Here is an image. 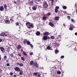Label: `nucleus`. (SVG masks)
I'll return each mask as SVG.
<instances>
[{
	"mask_svg": "<svg viewBox=\"0 0 77 77\" xmlns=\"http://www.w3.org/2000/svg\"><path fill=\"white\" fill-rule=\"evenodd\" d=\"M44 6V8L45 9H47L48 8V3L47 2L45 1H44L43 2Z\"/></svg>",
	"mask_w": 77,
	"mask_h": 77,
	"instance_id": "1",
	"label": "nucleus"
},
{
	"mask_svg": "<svg viewBox=\"0 0 77 77\" xmlns=\"http://www.w3.org/2000/svg\"><path fill=\"white\" fill-rule=\"evenodd\" d=\"M14 69L16 71H17V72H20V69L18 67H15L14 68Z\"/></svg>",
	"mask_w": 77,
	"mask_h": 77,
	"instance_id": "2",
	"label": "nucleus"
},
{
	"mask_svg": "<svg viewBox=\"0 0 77 77\" xmlns=\"http://www.w3.org/2000/svg\"><path fill=\"white\" fill-rule=\"evenodd\" d=\"M37 6H38V5H34L33 7H32V10H33V11H35V10H36V9H37Z\"/></svg>",
	"mask_w": 77,
	"mask_h": 77,
	"instance_id": "3",
	"label": "nucleus"
},
{
	"mask_svg": "<svg viewBox=\"0 0 77 77\" xmlns=\"http://www.w3.org/2000/svg\"><path fill=\"white\" fill-rule=\"evenodd\" d=\"M0 49L1 51L2 52H5V49L3 47H0Z\"/></svg>",
	"mask_w": 77,
	"mask_h": 77,
	"instance_id": "4",
	"label": "nucleus"
},
{
	"mask_svg": "<svg viewBox=\"0 0 77 77\" xmlns=\"http://www.w3.org/2000/svg\"><path fill=\"white\" fill-rule=\"evenodd\" d=\"M16 48L18 49V50H20V48H21V46L20 45H17Z\"/></svg>",
	"mask_w": 77,
	"mask_h": 77,
	"instance_id": "5",
	"label": "nucleus"
},
{
	"mask_svg": "<svg viewBox=\"0 0 77 77\" xmlns=\"http://www.w3.org/2000/svg\"><path fill=\"white\" fill-rule=\"evenodd\" d=\"M17 65H19L20 66H23V64L22 63H19V62H17Z\"/></svg>",
	"mask_w": 77,
	"mask_h": 77,
	"instance_id": "6",
	"label": "nucleus"
},
{
	"mask_svg": "<svg viewBox=\"0 0 77 77\" xmlns=\"http://www.w3.org/2000/svg\"><path fill=\"white\" fill-rule=\"evenodd\" d=\"M42 39L45 41H47V36H45L42 37Z\"/></svg>",
	"mask_w": 77,
	"mask_h": 77,
	"instance_id": "7",
	"label": "nucleus"
},
{
	"mask_svg": "<svg viewBox=\"0 0 77 77\" xmlns=\"http://www.w3.org/2000/svg\"><path fill=\"white\" fill-rule=\"evenodd\" d=\"M33 66H35L36 68H38V65L36 63H34V64H33Z\"/></svg>",
	"mask_w": 77,
	"mask_h": 77,
	"instance_id": "8",
	"label": "nucleus"
},
{
	"mask_svg": "<svg viewBox=\"0 0 77 77\" xmlns=\"http://www.w3.org/2000/svg\"><path fill=\"white\" fill-rule=\"evenodd\" d=\"M49 24L52 27H54V24H53V23L51 22H49Z\"/></svg>",
	"mask_w": 77,
	"mask_h": 77,
	"instance_id": "9",
	"label": "nucleus"
},
{
	"mask_svg": "<svg viewBox=\"0 0 77 77\" xmlns=\"http://www.w3.org/2000/svg\"><path fill=\"white\" fill-rule=\"evenodd\" d=\"M4 10V7L3 6L0 7V11H3Z\"/></svg>",
	"mask_w": 77,
	"mask_h": 77,
	"instance_id": "10",
	"label": "nucleus"
},
{
	"mask_svg": "<svg viewBox=\"0 0 77 77\" xmlns=\"http://www.w3.org/2000/svg\"><path fill=\"white\" fill-rule=\"evenodd\" d=\"M28 41H27V39H24L23 40V44H26Z\"/></svg>",
	"mask_w": 77,
	"mask_h": 77,
	"instance_id": "11",
	"label": "nucleus"
},
{
	"mask_svg": "<svg viewBox=\"0 0 77 77\" xmlns=\"http://www.w3.org/2000/svg\"><path fill=\"white\" fill-rule=\"evenodd\" d=\"M49 32H46L43 33V35H48Z\"/></svg>",
	"mask_w": 77,
	"mask_h": 77,
	"instance_id": "12",
	"label": "nucleus"
},
{
	"mask_svg": "<svg viewBox=\"0 0 77 77\" xmlns=\"http://www.w3.org/2000/svg\"><path fill=\"white\" fill-rule=\"evenodd\" d=\"M59 19V17L58 16L55 17V20L56 21H58Z\"/></svg>",
	"mask_w": 77,
	"mask_h": 77,
	"instance_id": "13",
	"label": "nucleus"
},
{
	"mask_svg": "<svg viewBox=\"0 0 77 77\" xmlns=\"http://www.w3.org/2000/svg\"><path fill=\"white\" fill-rule=\"evenodd\" d=\"M20 73H19V74L20 75H23V71L22 70H21L20 69Z\"/></svg>",
	"mask_w": 77,
	"mask_h": 77,
	"instance_id": "14",
	"label": "nucleus"
},
{
	"mask_svg": "<svg viewBox=\"0 0 77 77\" xmlns=\"http://www.w3.org/2000/svg\"><path fill=\"white\" fill-rule=\"evenodd\" d=\"M23 54H24L25 56H26V57H27V54H26V53L25 52L23 51Z\"/></svg>",
	"mask_w": 77,
	"mask_h": 77,
	"instance_id": "15",
	"label": "nucleus"
},
{
	"mask_svg": "<svg viewBox=\"0 0 77 77\" xmlns=\"http://www.w3.org/2000/svg\"><path fill=\"white\" fill-rule=\"evenodd\" d=\"M33 4H34L33 3V1H32L30 2V5L31 6H33Z\"/></svg>",
	"mask_w": 77,
	"mask_h": 77,
	"instance_id": "16",
	"label": "nucleus"
},
{
	"mask_svg": "<svg viewBox=\"0 0 77 77\" xmlns=\"http://www.w3.org/2000/svg\"><path fill=\"white\" fill-rule=\"evenodd\" d=\"M34 63V62H33V61H31L29 63V64H30V65H33V63Z\"/></svg>",
	"mask_w": 77,
	"mask_h": 77,
	"instance_id": "17",
	"label": "nucleus"
},
{
	"mask_svg": "<svg viewBox=\"0 0 77 77\" xmlns=\"http://www.w3.org/2000/svg\"><path fill=\"white\" fill-rule=\"evenodd\" d=\"M4 8L5 9V10H7V5H6L5 4L4 5Z\"/></svg>",
	"mask_w": 77,
	"mask_h": 77,
	"instance_id": "18",
	"label": "nucleus"
},
{
	"mask_svg": "<svg viewBox=\"0 0 77 77\" xmlns=\"http://www.w3.org/2000/svg\"><path fill=\"white\" fill-rule=\"evenodd\" d=\"M42 20L44 21L46 20V16H44L43 17Z\"/></svg>",
	"mask_w": 77,
	"mask_h": 77,
	"instance_id": "19",
	"label": "nucleus"
},
{
	"mask_svg": "<svg viewBox=\"0 0 77 77\" xmlns=\"http://www.w3.org/2000/svg\"><path fill=\"white\" fill-rule=\"evenodd\" d=\"M40 35V32L39 31H38L36 32V35H37V36H39Z\"/></svg>",
	"mask_w": 77,
	"mask_h": 77,
	"instance_id": "20",
	"label": "nucleus"
},
{
	"mask_svg": "<svg viewBox=\"0 0 77 77\" xmlns=\"http://www.w3.org/2000/svg\"><path fill=\"white\" fill-rule=\"evenodd\" d=\"M38 74V73L37 72L34 73L33 75H35V76H37Z\"/></svg>",
	"mask_w": 77,
	"mask_h": 77,
	"instance_id": "21",
	"label": "nucleus"
},
{
	"mask_svg": "<svg viewBox=\"0 0 77 77\" xmlns=\"http://www.w3.org/2000/svg\"><path fill=\"white\" fill-rule=\"evenodd\" d=\"M10 56L11 57H14V54L12 53H11Z\"/></svg>",
	"mask_w": 77,
	"mask_h": 77,
	"instance_id": "22",
	"label": "nucleus"
},
{
	"mask_svg": "<svg viewBox=\"0 0 77 77\" xmlns=\"http://www.w3.org/2000/svg\"><path fill=\"white\" fill-rule=\"evenodd\" d=\"M5 23H8V24L9 23H10V21H9V20H6L5 21Z\"/></svg>",
	"mask_w": 77,
	"mask_h": 77,
	"instance_id": "23",
	"label": "nucleus"
},
{
	"mask_svg": "<svg viewBox=\"0 0 77 77\" xmlns=\"http://www.w3.org/2000/svg\"><path fill=\"white\" fill-rule=\"evenodd\" d=\"M26 43H27V45H30V42L29 41H27V42H26Z\"/></svg>",
	"mask_w": 77,
	"mask_h": 77,
	"instance_id": "24",
	"label": "nucleus"
},
{
	"mask_svg": "<svg viewBox=\"0 0 77 77\" xmlns=\"http://www.w3.org/2000/svg\"><path fill=\"white\" fill-rule=\"evenodd\" d=\"M50 15H51V13L48 12L46 14V15H47V16H50Z\"/></svg>",
	"mask_w": 77,
	"mask_h": 77,
	"instance_id": "25",
	"label": "nucleus"
},
{
	"mask_svg": "<svg viewBox=\"0 0 77 77\" xmlns=\"http://www.w3.org/2000/svg\"><path fill=\"white\" fill-rule=\"evenodd\" d=\"M29 26H30V27H33V24L32 23H29Z\"/></svg>",
	"mask_w": 77,
	"mask_h": 77,
	"instance_id": "26",
	"label": "nucleus"
},
{
	"mask_svg": "<svg viewBox=\"0 0 77 77\" xmlns=\"http://www.w3.org/2000/svg\"><path fill=\"white\" fill-rule=\"evenodd\" d=\"M55 13H57L58 12V10L57 9H55Z\"/></svg>",
	"mask_w": 77,
	"mask_h": 77,
	"instance_id": "27",
	"label": "nucleus"
},
{
	"mask_svg": "<svg viewBox=\"0 0 77 77\" xmlns=\"http://www.w3.org/2000/svg\"><path fill=\"white\" fill-rule=\"evenodd\" d=\"M21 59L23 61H24V60H25V59H24V58L23 57H21Z\"/></svg>",
	"mask_w": 77,
	"mask_h": 77,
	"instance_id": "28",
	"label": "nucleus"
},
{
	"mask_svg": "<svg viewBox=\"0 0 77 77\" xmlns=\"http://www.w3.org/2000/svg\"><path fill=\"white\" fill-rule=\"evenodd\" d=\"M51 38L52 39H54V36H52L51 37Z\"/></svg>",
	"mask_w": 77,
	"mask_h": 77,
	"instance_id": "29",
	"label": "nucleus"
},
{
	"mask_svg": "<svg viewBox=\"0 0 77 77\" xmlns=\"http://www.w3.org/2000/svg\"><path fill=\"white\" fill-rule=\"evenodd\" d=\"M4 59L5 60H6V59H7V56H4Z\"/></svg>",
	"mask_w": 77,
	"mask_h": 77,
	"instance_id": "30",
	"label": "nucleus"
},
{
	"mask_svg": "<svg viewBox=\"0 0 77 77\" xmlns=\"http://www.w3.org/2000/svg\"><path fill=\"white\" fill-rule=\"evenodd\" d=\"M57 74H61V72L60 71H58L57 72Z\"/></svg>",
	"mask_w": 77,
	"mask_h": 77,
	"instance_id": "31",
	"label": "nucleus"
},
{
	"mask_svg": "<svg viewBox=\"0 0 77 77\" xmlns=\"http://www.w3.org/2000/svg\"><path fill=\"white\" fill-rule=\"evenodd\" d=\"M15 24L16 26H18L19 25V23L18 22H17L15 23Z\"/></svg>",
	"mask_w": 77,
	"mask_h": 77,
	"instance_id": "32",
	"label": "nucleus"
},
{
	"mask_svg": "<svg viewBox=\"0 0 77 77\" xmlns=\"http://www.w3.org/2000/svg\"><path fill=\"white\" fill-rule=\"evenodd\" d=\"M58 52H59V50H56L55 51V52L56 54L57 53H58Z\"/></svg>",
	"mask_w": 77,
	"mask_h": 77,
	"instance_id": "33",
	"label": "nucleus"
},
{
	"mask_svg": "<svg viewBox=\"0 0 77 77\" xmlns=\"http://www.w3.org/2000/svg\"><path fill=\"white\" fill-rule=\"evenodd\" d=\"M63 8L64 9H66V6H63Z\"/></svg>",
	"mask_w": 77,
	"mask_h": 77,
	"instance_id": "34",
	"label": "nucleus"
},
{
	"mask_svg": "<svg viewBox=\"0 0 77 77\" xmlns=\"http://www.w3.org/2000/svg\"><path fill=\"white\" fill-rule=\"evenodd\" d=\"M69 30H73V29H72V27H71V26H70L69 28Z\"/></svg>",
	"mask_w": 77,
	"mask_h": 77,
	"instance_id": "35",
	"label": "nucleus"
},
{
	"mask_svg": "<svg viewBox=\"0 0 77 77\" xmlns=\"http://www.w3.org/2000/svg\"><path fill=\"white\" fill-rule=\"evenodd\" d=\"M59 7L58 6H57L56 7H55V9H57L58 10V9H59Z\"/></svg>",
	"mask_w": 77,
	"mask_h": 77,
	"instance_id": "36",
	"label": "nucleus"
},
{
	"mask_svg": "<svg viewBox=\"0 0 77 77\" xmlns=\"http://www.w3.org/2000/svg\"><path fill=\"white\" fill-rule=\"evenodd\" d=\"M47 49H48V50H50V47L49 46H48L47 47Z\"/></svg>",
	"mask_w": 77,
	"mask_h": 77,
	"instance_id": "37",
	"label": "nucleus"
},
{
	"mask_svg": "<svg viewBox=\"0 0 77 77\" xmlns=\"http://www.w3.org/2000/svg\"><path fill=\"white\" fill-rule=\"evenodd\" d=\"M3 72V70H2V69H0V73H2Z\"/></svg>",
	"mask_w": 77,
	"mask_h": 77,
	"instance_id": "38",
	"label": "nucleus"
},
{
	"mask_svg": "<svg viewBox=\"0 0 77 77\" xmlns=\"http://www.w3.org/2000/svg\"><path fill=\"white\" fill-rule=\"evenodd\" d=\"M27 24H29V26H30V23L27 22V23H26V26H27Z\"/></svg>",
	"mask_w": 77,
	"mask_h": 77,
	"instance_id": "39",
	"label": "nucleus"
},
{
	"mask_svg": "<svg viewBox=\"0 0 77 77\" xmlns=\"http://www.w3.org/2000/svg\"><path fill=\"white\" fill-rule=\"evenodd\" d=\"M60 58L61 59H63V58H64V56L63 55L61 56V57H60Z\"/></svg>",
	"mask_w": 77,
	"mask_h": 77,
	"instance_id": "40",
	"label": "nucleus"
},
{
	"mask_svg": "<svg viewBox=\"0 0 77 77\" xmlns=\"http://www.w3.org/2000/svg\"><path fill=\"white\" fill-rule=\"evenodd\" d=\"M13 73L12 72H11L10 73V75H13Z\"/></svg>",
	"mask_w": 77,
	"mask_h": 77,
	"instance_id": "41",
	"label": "nucleus"
},
{
	"mask_svg": "<svg viewBox=\"0 0 77 77\" xmlns=\"http://www.w3.org/2000/svg\"><path fill=\"white\" fill-rule=\"evenodd\" d=\"M67 18L69 20H70V19H71V17H70V16H68Z\"/></svg>",
	"mask_w": 77,
	"mask_h": 77,
	"instance_id": "42",
	"label": "nucleus"
},
{
	"mask_svg": "<svg viewBox=\"0 0 77 77\" xmlns=\"http://www.w3.org/2000/svg\"><path fill=\"white\" fill-rule=\"evenodd\" d=\"M30 46H31V48H32V47H33V45H32V44H30Z\"/></svg>",
	"mask_w": 77,
	"mask_h": 77,
	"instance_id": "43",
	"label": "nucleus"
},
{
	"mask_svg": "<svg viewBox=\"0 0 77 77\" xmlns=\"http://www.w3.org/2000/svg\"><path fill=\"white\" fill-rule=\"evenodd\" d=\"M7 66H10V64L8 63H7Z\"/></svg>",
	"mask_w": 77,
	"mask_h": 77,
	"instance_id": "44",
	"label": "nucleus"
},
{
	"mask_svg": "<svg viewBox=\"0 0 77 77\" xmlns=\"http://www.w3.org/2000/svg\"><path fill=\"white\" fill-rule=\"evenodd\" d=\"M33 54V52H31L29 53V55H32Z\"/></svg>",
	"mask_w": 77,
	"mask_h": 77,
	"instance_id": "45",
	"label": "nucleus"
},
{
	"mask_svg": "<svg viewBox=\"0 0 77 77\" xmlns=\"http://www.w3.org/2000/svg\"><path fill=\"white\" fill-rule=\"evenodd\" d=\"M18 55L20 57H21V55L20 54H18Z\"/></svg>",
	"mask_w": 77,
	"mask_h": 77,
	"instance_id": "46",
	"label": "nucleus"
},
{
	"mask_svg": "<svg viewBox=\"0 0 77 77\" xmlns=\"http://www.w3.org/2000/svg\"><path fill=\"white\" fill-rule=\"evenodd\" d=\"M71 21H72V22H74V19H72L71 20Z\"/></svg>",
	"mask_w": 77,
	"mask_h": 77,
	"instance_id": "47",
	"label": "nucleus"
},
{
	"mask_svg": "<svg viewBox=\"0 0 77 77\" xmlns=\"http://www.w3.org/2000/svg\"><path fill=\"white\" fill-rule=\"evenodd\" d=\"M3 33H2L0 34V36H3Z\"/></svg>",
	"mask_w": 77,
	"mask_h": 77,
	"instance_id": "48",
	"label": "nucleus"
},
{
	"mask_svg": "<svg viewBox=\"0 0 77 77\" xmlns=\"http://www.w3.org/2000/svg\"><path fill=\"white\" fill-rule=\"evenodd\" d=\"M36 1L38 2H39L41 1V0H36Z\"/></svg>",
	"mask_w": 77,
	"mask_h": 77,
	"instance_id": "49",
	"label": "nucleus"
},
{
	"mask_svg": "<svg viewBox=\"0 0 77 77\" xmlns=\"http://www.w3.org/2000/svg\"><path fill=\"white\" fill-rule=\"evenodd\" d=\"M40 75L38 74V75H37V77H40Z\"/></svg>",
	"mask_w": 77,
	"mask_h": 77,
	"instance_id": "50",
	"label": "nucleus"
},
{
	"mask_svg": "<svg viewBox=\"0 0 77 77\" xmlns=\"http://www.w3.org/2000/svg\"><path fill=\"white\" fill-rule=\"evenodd\" d=\"M2 39L0 38V42H2Z\"/></svg>",
	"mask_w": 77,
	"mask_h": 77,
	"instance_id": "51",
	"label": "nucleus"
},
{
	"mask_svg": "<svg viewBox=\"0 0 77 77\" xmlns=\"http://www.w3.org/2000/svg\"><path fill=\"white\" fill-rule=\"evenodd\" d=\"M1 59H2V57H1V55L0 54V60H1Z\"/></svg>",
	"mask_w": 77,
	"mask_h": 77,
	"instance_id": "52",
	"label": "nucleus"
},
{
	"mask_svg": "<svg viewBox=\"0 0 77 77\" xmlns=\"http://www.w3.org/2000/svg\"><path fill=\"white\" fill-rule=\"evenodd\" d=\"M63 26H64V27H65V23H63Z\"/></svg>",
	"mask_w": 77,
	"mask_h": 77,
	"instance_id": "53",
	"label": "nucleus"
},
{
	"mask_svg": "<svg viewBox=\"0 0 77 77\" xmlns=\"http://www.w3.org/2000/svg\"><path fill=\"white\" fill-rule=\"evenodd\" d=\"M53 1H51V2H51V4L53 3V2H54Z\"/></svg>",
	"mask_w": 77,
	"mask_h": 77,
	"instance_id": "54",
	"label": "nucleus"
},
{
	"mask_svg": "<svg viewBox=\"0 0 77 77\" xmlns=\"http://www.w3.org/2000/svg\"><path fill=\"white\" fill-rule=\"evenodd\" d=\"M75 35H77V32H75Z\"/></svg>",
	"mask_w": 77,
	"mask_h": 77,
	"instance_id": "55",
	"label": "nucleus"
},
{
	"mask_svg": "<svg viewBox=\"0 0 77 77\" xmlns=\"http://www.w3.org/2000/svg\"><path fill=\"white\" fill-rule=\"evenodd\" d=\"M14 77H16L17 76H16V75H14Z\"/></svg>",
	"mask_w": 77,
	"mask_h": 77,
	"instance_id": "56",
	"label": "nucleus"
},
{
	"mask_svg": "<svg viewBox=\"0 0 77 77\" xmlns=\"http://www.w3.org/2000/svg\"><path fill=\"white\" fill-rule=\"evenodd\" d=\"M47 39H50V37H48V38H47Z\"/></svg>",
	"mask_w": 77,
	"mask_h": 77,
	"instance_id": "57",
	"label": "nucleus"
},
{
	"mask_svg": "<svg viewBox=\"0 0 77 77\" xmlns=\"http://www.w3.org/2000/svg\"><path fill=\"white\" fill-rule=\"evenodd\" d=\"M36 0H34V2H35V3H36Z\"/></svg>",
	"mask_w": 77,
	"mask_h": 77,
	"instance_id": "58",
	"label": "nucleus"
},
{
	"mask_svg": "<svg viewBox=\"0 0 77 77\" xmlns=\"http://www.w3.org/2000/svg\"><path fill=\"white\" fill-rule=\"evenodd\" d=\"M18 3H20V1H19V0H18Z\"/></svg>",
	"mask_w": 77,
	"mask_h": 77,
	"instance_id": "59",
	"label": "nucleus"
},
{
	"mask_svg": "<svg viewBox=\"0 0 77 77\" xmlns=\"http://www.w3.org/2000/svg\"><path fill=\"white\" fill-rule=\"evenodd\" d=\"M6 62L8 63V62H9V61L8 60H6Z\"/></svg>",
	"mask_w": 77,
	"mask_h": 77,
	"instance_id": "60",
	"label": "nucleus"
},
{
	"mask_svg": "<svg viewBox=\"0 0 77 77\" xmlns=\"http://www.w3.org/2000/svg\"><path fill=\"white\" fill-rule=\"evenodd\" d=\"M28 28L29 29H30V27H28Z\"/></svg>",
	"mask_w": 77,
	"mask_h": 77,
	"instance_id": "61",
	"label": "nucleus"
},
{
	"mask_svg": "<svg viewBox=\"0 0 77 77\" xmlns=\"http://www.w3.org/2000/svg\"><path fill=\"white\" fill-rule=\"evenodd\" d=\"M10 20H11V21H14L13 19H11Z\"/></svg>",
	"mask_w": 77,
	"mask_h": 77,
	"instance_id": "62",
	"label": "nucleus"
},
{
	"mask_svg": "<svg viewBox=\"0 0 77 77\" xmlns=\"http://www.w3.org/2000/svg\"><path fill=\"white\" fill-rule=\"evenodd\" d=\"M23 49H21V51H23Z\"/></svg>",
	"mask_w": 77,
	"mask_h": 77,
	"instance_id": "63",
	"label": "nucleus"
},
{
	"mask_svg": "<svg viewBox=\"0 0 77 77\" xmlns=\"http://www.w3.org/2000/svg\"><path fill=\"white\" fill-rule=\"evenodd\" d=\"M53 4H51V6H53Z\"/></svg>",
	"mask_w": 77,
	"mask_h": 77,
	"instance_id": "64",
	"label": "nucleus"
}]
</instances>
